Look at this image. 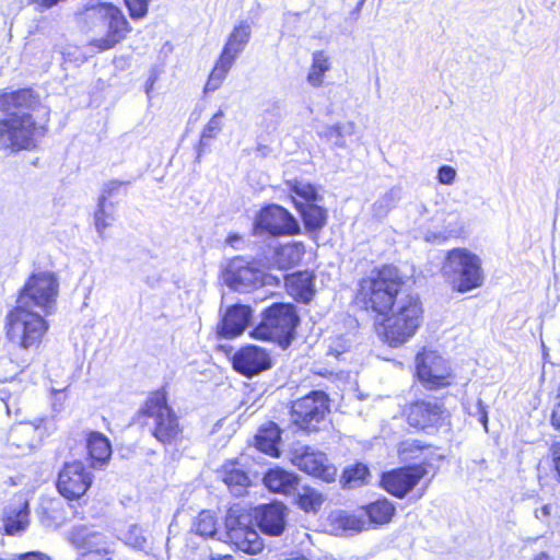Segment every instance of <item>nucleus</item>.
I'll return each mask as SVG.
<instances>
[{"label":"nucleus","instance_id":"obj_17","mask_svg":"<svg viewBox=\"0 0 560 560\" xmlns=\"http://www.w3.org/2000/svg\"><path fill=\"white\" fill-rule=\"evenodd\" d=\"M409 425L419 429H433L443 423L446 418L443 405L438 400H417L405 408Z\"/></svg>","mask_w":560,"mask_h":560},{"label":"nucleus","instance_id":"obj_54","mask_svg":"<svg viewBox=\"0 0 560 560\" xmlns=\"http://www.w3.org/2000/svg\"><path fill=\"white\" fill-rule=\"evenodd\" d=\"M5 408H7V410H8V413H10V412H11V409H10L9 404H5Z\"/></svg>","mask_w":560,"mask_h":560},{"label":"nucleus","instance_id":"obj_34","mask_svg":"<svg viewBox=\"0 0 560 560\" xmlns=\"http://www.w3.org/2000/svg\"><path fill=\"white\" fill-rule=\"evenodd\" d=\"M357 126L353 121L337 122L329 125L319 131V137L334 143L335 147L346 148L347 143L345 138L352 136L355 132Z\"/></svg>","mask_w":560,"mask_h":560},{"label":"nucleus","instance_id":"obj_2","mask_svg":"<svg viewBox=\"0 0 560 560\" xmlns=\"http://www.w3.org/2000/svg\"><path fill=\"white\" fill-rule=\"evenodd\" d=\"M39 100L28 89L0 94V110L8 117L0 119V148L18 152L35 149L47 128L38 121Z\"/></svg>","mask_w":560,"mask_h":560},{"label":"nucleus","instance_id":"obj_5","mask_svg":"<svg viewBox=\"0 0 560 560\" xmlns=\"http://www.w3.org/2000/svg\"><path fill=\"white\" fill-rule=\"evenodd\" d=\"M442 273L453 289L462 293L479 288L483 282L479 257L466 248L447 253Z\"/></svg>","mask_w":560,"mask_h":560},{"label":"nucleus","instance_id":"obj_11","mask_svg":"<svg viewBox=\"0 0 560 560\" xmlns=\"http://www.w3.org/2000/svg\"><path fill=\"white\" fill-rule=\"evenodd\" d=\"M300 225L295 218L283 207L269 205L262 208L254 219V234L271 236L296 235Z\"/></svg>","mask_w":560,"mask_h":560},{"label":"nucleus","instance_id":"obj_12","mask_svg":"<svg viewBox=\"0 0 560 560\" xmlns=\"http://www.w3.org/2000/svg\"><path fill=\"white\" fill-rule=\"evenodd\" d=\"M71 540L81 550V560H113L115 542L104 532L77 527L71 533Z\"/></svg>","mask_w":560,"mask_h":560},{"label":"nucleus","instance_id":"obj_25","mask_svg":"<svg viewBox=\"0 0 560 560\" xmlns=\"http://www.w3.org/2000/svg\"><path fill=\"white\" fill-rule=\"evenodd\" d=\"M265 486L272 492L289 494L296 490L298 477L281 468H273L264 477Z\"/></svg>","mask_w":560,"mask_h":560},{"label":"nucleus","instance_id":"obj_40","mask_svg":"<svg viewBox=\"0 0 560 560\" xmlns=\"http://www.w3.org/2000/svg\"><path fill=\"white\" fill-rule=\"evenodd\" d=\"M114 220V206L107 203L103 196L100 201L98 210L95 213V228L102 237L104 231L113 224Z\"/></svg>","mask_w":560,"mask_h":560},{"label":"nucleus","instance_id":"obj_42","mask_svg":"<svg viewBox=\"0 0 560 560\" xmlns=\"http://www.w3.org/2000/svg\"><path fill=\"white\" fill-rule=\"evenodd\" d=\"M223 110L217 112L205 126L200 137V147H207L209 141L217 137L223 126Z\"/></svg>","mask_w":560,"mask_h":560},{"label":"nucleus","instance_id":"obj_29","mask_svg":"<svg viewBox=\"0 0 560 560\" xmlns=\"http://www.w3.org/2000/svg\"><path fill=\"white\" fill-rule=\"evenodd\" d=\"M298 210L300 211L305 229L308 231L320 230L327 221V211L314 203H303L302 201L294 200Z\"/></svg>","mask_w":560,"mask_h":560},{"label":"nucleus","instance_id":"obj_21","mask_svg":"<svg viewBox=\"0 0 560 560\" xmlns=\"http://www.w3.org/2000/svg\"><path fill=\"white\" fill-rule=\"evenodd\" d=\"M255 518L264 533L279 536L285 525V506L278 502L262 505L256 510Z\"/></svg>","mask_w":560,"mask_h":560},{"label":"nucleus","instance_id":"obj_6","mask_svg":"<svg viewBox=\"0 0 560 560\" xmlns=\"http://www.w3.org/2000/svg\"><path fill=\"white\" fill-rule=\"evenodd\" d=\"M299 316L290 303H273L265 313L261 323L252 335L261 340H271L285 349L294 337Z\"/></svg>","mask_w":560,"mask_h":560},{"label":"nucleus","instance_id":"obj_52","mask_svg":"<svg viewBox=\"0 0 560 560\" xmlns=\"http://www.w3.org/2000/svg\"><path fill=\"white\" fill-rule=\"evenodd\" d=\"M122 184L119 183V182H110L107 187H108V192L110 194L112 191L118 189Z\"/></svg>","mask_w":560,"mask_h":560},{"label":"nucleus","instance_id":"obj_45","mask_svg":"<svg viewBox=\"0 0 560 560\" xmlns=\"http://www.w3.org/2000/svg\"><path fill=\"white\" fill-rule=\"evenodd\" d=\"M129 15L133 20H141L148 14L151 0H124Z\"/></svg>","mask_w":560,"mask_h":560},{"label":"nucleus","instance_id":"obj_43","mask_svg":"<svg viewBox=\"0 0 560 560\" xmlns=\"http://www.w3.org/2000/svg\"><path fill=\"white\" fill-rule=\"evenodd\" d=\"M287 185L290 190L294 192L298 197L302 198L303 203H311L317 200V192L313 185L306 183L304 180H287Z\"/></svg>","mask_w":560,"mask_h":560},{"label":"nucleus","instance_id":"obj_9","mask_svg":"<svg viewBox=\"0 0 560 560\" xmlns=\"http://www.w3.org/2000/svg\"><path fill=\"white\" fill-rule=\"evenodd\" d=\"M58 294V281L51 272L34 273L22 289L16 304L33 308L43 315L52 312Z\"/></svg>","mask_w":560,"mask_h":560},{"label":"nucleus","instance_id":"obj_10","mask_svg":"<svg viewBox=\"0 0 560 560\" xmlns=\"http://www.w3.org/2000/svg\"><path fill=\"white\" fill-rule=\"evenodd\" d=\"M224 283L238 292H247L264 285H278L280 278L259 269L255 262L242 257L233 258L223 271Z\"/></svg>","mask_w":560,"mask_h":560},{"label":"nucleus","instance_id":"obj_20","mask_svg":"<svg viewBox=\"0 0 560 560\" xmlns=\"http://www.w3.org/2000/svg\"><path fill=\"white\" fill-rule=\"evenodd\" d=\"M233 366L237 372L252 376L270 368V357L266 350L248 346L234 354Z\"/></svg>","mask_w":560,"mask_h":560},{"label":"nucleus","instance_id":"obj_31","mask_svg":"<svg viewBox=\"0 0 560 560\" xmlns=\"http://www.w3.org/2000/svg\"><path fill=\"white\" fill-rule=\"evenodd\" d=\"M218 517L209 510L201 511L191 523V533L203 539L215 538L218 535Z\"/></svg>","mask_w":560,"mask_h":560},{"label":"nucleus","instance_id":"obj_53","mask_svg":"<svg viewBox=\"0 0 560 560\" xmlns=\"http://www.w3.org/2000/svg\"><path fill=\"white\" fill-rule=\"evenodd\" d=\"M532 560H550V559L546 552H539L536 556H534Z\"/></svg>","mask_w":560,"mask_h":560},{"label":"nucleus","instance_id":"obj_1","mask_svg":"<svg viewBox=\"0 0 560 560\" xmlns=\"http://www.w3.org/2000/svg\"><path fill=\"white\" fill-rule=\"evenodd\" d=\"M355 299L365 311L381 317L376 331L390 347L410 340L422 323V302L395 266L385 265L361 279Z\"/></svg>","mask_w":560,"mask_h":560},{"label":"nucleus","instance_id":"obj_35","mask_svg":"<svg viewBox=\"0 0 560 560\" xmlns=\"http://www.w3.org/2000/svg\"><path fill=\"white\" fill-rule=\"evenodd\" d=\"M220 475L223 482L235 495H241L244 489L249 485L248 476L233 465L224 466Z\"/></svg>","mask_w":560,"mask_h":560},{"label":"nucleus","instance_id":"obj_3","mask_svg":"<svg viewBox=\"0 0 560 560\" xmlns=\"http://www.w3.org/2000/svg\"><path fill=\"white\" fill-rule=\"evenodd\" d=\"M46 315L16 304L5 316L4 330L9 342L21 350L39 348L49 324Z\"/></svg>","mask_w":560,"mask_h":560},{"label":"nucleus","instance_id":"obj_37","mask_svg":"<svg viewBox=\"0 0 560 560\" xmlns=\"http://www.w3.org/2000/svg\"><path fill=\"white\" fill-rule=\"evenodd\" d=\"M400 200V188L393 187L384 192L372 205V213L375 218H385L392 209H394Z\"/></svg>","mask_w":560,"mask_h":560},{"label":"nucleus","instance_id":"obj_16","mask_svg":"<svg viewBox=\"0 0 560 560\" xmlns=\"http://www.w3.org/2000/svg\"><path fill=\"white\" fill-rule=\"evenodd\" d=\"M292 464L300 470L326 482L336 479L337 468L332 465L325 453L310 446H301L293 453Z\"/></svg>","mask_w":560,"mask_h":560},{"label":"nucleus","instance_id":"obj_13","mask_svg":"<svg viewBox=\"0 0 560 560\" xmlns=\"http://www.w3.org/2000/svg\"><path fill=\"white\" fill-rule=\"evenodd\" d=\"M417 376L428 388L445 387L451 383L450 365L436 351L424 349L416 358Z\"/></svg>","mask_w":560,"mask_h":560},{"label":"nucleus","instance_id":"obj_27","mask_svg":"<svg viewBox=\"0 0 560 560\" xmlns=\"http://www.w3.org/2000/svg\"><path fill=\"white\" fill-rule=\"evenodd\" d=\"M304 255L302 243H288L277 248L272 256V266L278 270H288L295 266Z\"/></svg>","mask_w":560,"mask_h":560},{"label":"nucleus","instance_id":"obj_49","mask_svg":"<svg viewBox=\"0 0 560 560\" xmlns=\"http://www.w3.org/2000/svg\"><path fill=\"white\" fill-rule=\"evenodd\" d=\"M552 458H553L556 470H557L559 479H560V444L553 446Z\"/></svg>","mask_w":560,"mask_h":560},{"label":"nucleus","instance_id":"obj_48","mask_svg":"<svg viewBox=\"0 0 560 560\" xmlns=\"http://www.w3.org/2000/svg\"><path fill=\"white\" fill-rule=\"evenodd\" d=\"M553 511V505L546 503L540 508L535 509V516L537 520L547 523Z\"/></svg>","mask_w":560,"mask_h":560},{"label":"nucleus","instance_id":"obj_51","mask_svg":"<svg viewBox=\"0 0 560 560\" xmlns=\"http://www.w3.org/2000/svg\"><path fill=\"white\" fill-rule=\"evenodd\" d=\"M42 522L47 527H51V526L57 527V526H59L61 524L62 518L61 517H54L52 520H49L48 517H43Z\"/></svg>","mask_w":560,"mask_h":560},{"label":"nucleus","instance_id":"obj_55","mask_svg":"<svg viewBox=\"0 0 560 560\" xmlns=\"http://www.w3.org/2000/svg\"><path fill=\"white\" fill-rule=\"evenodd\" d=\"M427 241H431V237L429 235H425Z\"/></svg>","mask_w":560,"mask_h":560},{"label":"nucleus","instance_id":"obj_36","mask_svg":"<svg viewBox=\"0 0 560 560\" xmlns=\"http://www.w3.org/2000/svg\"><path fill=\"white\" fill-rule=\"evenodd\" d=\"M234 60L230 59V57H225L220 55L217 60L214 68L212 69L208 81L205 86V92H213L220 88L222 82L224 81L228 72L232 68Z\"/></svg>","mask_w":560,"mask_h":560},{"label":"nucleus","instance_id":"obj_18","mask_svg":"<svg viewBox=\"0 0 560 560\" xmlns=\"http://www.w3.org/2000/svg\"><path fill=\"white\" fill-rule=\"evenodd\" d=\"M425 474V468L420 465L394 469L383 474L381 485L388 493L397 498H404Z\"/></svg>","mask_w":560,"mask_h":560},{"label":"nucleus","instance_id":"obj_38","mask_svg":"<svg viewBox=\"0 0 560 560\" xmlns=\"http://www.w3.org/2000/svg\"><path fill=\"white\" fill-rule=\"evenodd\" d=\"M323 502V495L310 487H303L298 492L296 503L305 512H317Z\"/></svg>","mask_w":560,"mask_h":560},{"label":"nucleus","instance_id":"obj_41","mask_svg":"<svg viewBox=\"0 0 560 560\" xmlns=\"http://www.w3.org/2000/svg\"><path fill=\"white\" fill-rule=\"evenodd\" d=\"M118 538L126 545L139 550L144 549L147 544V538L143 536L142 529L136 524H131L126 530H121Z\"/></svg>","mask_w":560,"mask_h":560},{"label":"nucleus","instance_id":"obj_22","mask_svg":"<svg viewBox=\"0 0 560 560\" xmlns=\"http://www.w3.org/2000/svg\"><path fill=\"white\" fill-rule=\"evenodd\" d=\"M250 314V307L245 305L230 307L222 318L219 332L228 338L242 334L249 322Z\"/></svg>","mask_w":560,"mask_h":560},{"label":"nucleus","instance_id":"obj_47","mask_svg":"<svg viewBox=\"0 0 560 560\" xmlns=\"http://www.w3.org/2000/svg\"><path fill=\"white\" fill-rule=\"evenodd\" d=\"M438 180L442 185H452L456 178V170L448 165H443L438 171Z\"/></svg>","mask_w":560,"mask_h":560},{"label":"nucleus","instance_id":"obj_15","mask_svg":"<svg viewBox=\"0 0 560 560\" xmlns=\"http://www.w3.org/2000/svg\"><path fill=\"white\" fill-rule=\"evenodd\" d=\"M328 411L327 396L323 392H313L292 405V421L305 430H315Z\"/></svg>","mask_w":560,"mask_h":560},{"label":"nucleus","instance_id":"obj_8","mask_svg":"<svg viewBox=\"0 0 560 560\" xmlns=\"http://www.w3.org/2000/svg\"><path fill=\"white\" fill-rule=\"evenodd\" d=\"M226 539L218 537V540L230 541L238 550L248 555H258L264 550V540L253 526L252 515L238 506H233L225 516Z\"/></svg>","mask_w":560,"mask_h":560},{"label":"nucleus","instance_id":"obj_50","mask_svg":"<svg viewBox=\"0 0 560 560\" xmlns=\"http://www.w3.org/2000/svg\"><path fill=\"white\" fill-rule=\"evenodd\" d=\"M552 424L560 430V402L556 406L552 412Z\"/></svg>","mask_w":560,"mask_h":560},{"label":"nucleus","instance_id":"obj_7","mask_svg":"<svg viewBox=\"0 0 560 560\" xmlns=\"http://www.w3.org/2000/svg\"><path fill=\"white\" fill-rule=\"evenodd\" d=\"M140 412L152 419V434L159 442L166 445L179 440L182 427L177 416L167 405L165 393H152L145 400Z\"/></svg>","mask_w":560,"mask_h":560},{"label":"nucleus","instance_id":"obj_32","mask_svg":"<svg viewBox=\"0 0 560 560\" xmlns=\"http://www.w3.org/2000/svg\"><path fill=\"white\" fill-rule=\"evenodd\" d=\"M280 439V429L277 424L269 422L267 425L262 427L256 435V446L266 454L278 456Z\"/></svg>","mask_w":560,"mask_h":560},{"label":"nucleus","instance_id":"obj_39","mask_svg":"<svg viewBox=\"0 0 560 560\" xmlns=\"http://www.w3.org/2000/svg\"><path fill=\"white\" fill-rule=\"evenodd\" d=\"M335 523L343 532L359 533L368 528V521L363 515H351L347 513H339L335 515Z\"/></svg>","mask_w":560,"mask_h":560},{"label":"nucleus","instance_id":"obj_44","mask_svg":"<svg viewBox=\"0 0 560 560\" xmlns=\"http://www.w3.org/2000/svg\"><path fill=\"white\" fill-rule=\"evenodd\" d=\"M369 476V468L363 464H357L345 470L342 479L345 485L355 487L364 483Z\"/></svg>","mask_w":560,"mask_h":560},{"label":"nucleus","instance_id":"obj_19","mask_svg":"<svg viewBox=\"0 0 560 560\" xmlns=\"http://www.w3.org/2000/svg\"><path fill=\"white\" fill-rule=\"evenodd\" d=\"M43 423L44 420L38 419L34 422H20L12 425L8 434L9 446L15 447L21 453L33 450L46 433Z\"/></svg>","mask_w":560,"mask_h":560},{"label":"nucleus","instance_id":"obj_33","mask_svg":"<svg viewBox=\"0 0 560 560\" xmlns=\"http://www.w3.org/2000/svg\"><path fill=\"white\" fill-rule=\"evenodd\" d=\"M364 516L369 517L368 525L374 523L377 525L387 524L395 514L394 504L387 499L377 500L363 508Z\"/></svg>","mask_w":560,"mask_h":560},{"label":"nucleus","instance_id":"obj_4","mask_svg":"<svg viewBox=\"0 0 560 560\" xmlns=\"http://www.w3.org/2000/svg\"><path fill=\"white\" fill-rule=\"evenodd\" d=\"M85 21L96 33L104 35L94 37L91 44L100 50H107L121 42L131 31L129 22L119 8L112 3H101L85 12Z\"/></svg>","mask_w":560,"mask_h":560},{"label":"nucleus","instance_id":"obj_30","mask_svg":"<svg viewBox=\"0 0 560 560\" xmlns=\"http://www.w3.org/2000/svg\"><path fill=\"white\" fill-rule=\"evenodd\" d=\"M331 69L330 57L324 50H316L312 55V65L307 73V82L313 88H319L324 83V75Z\"/></svg>","mask_w":560,"mask_h":560},{"label":"nucleus","instance_id":"obj_23","mask_svg":"<svg viewBox=\"0 0 560 560\" xmlns=\"http://www.w3.org/2000/svg\"><path fill=\"white\" fill-rule=\"evenodd\" d=\"M284 283L287 291L295 300L307 303L311 301L314 289H313V277L310 272H296L284 276Z\"/></svg>","mask_w":560,"mask_h":560},{"label":"nucleus","instance_id":"obj_24","mask_svg":"<svg viewBox=\"0 0 560 560\" xmlns=\"http://www.w3.org/2000/svg\"><path fill=\"white\" fill-rule=\"evenodd\" d=\"M250 25L246 21L237 24L228 37L221 55L236 60L237 56L244 50L250 38Z\"/></svg>","mask_w":560,"mask_h":560},{"label":"nucleus","instance_id":"obj_14","mask_svg":"<svg viewBox=\"0 0 560 560\" xmlns=\"http://www.w3.org/2000/svg\"><path fill=\"white\" fill-rule=\"evenodd\" d=\"M92 472L79 460L66 463L58 474V492L68 500L80 499L91 488Z\"/></svg>","mask_w":560,"mask_h":560},{"label":"nucleus","instance_id":"obj_26","mask_svg":"<svg viewBox=\"0 0 560 560\" xmlns=\"http://www.w3.org/2000/svg\"><path fill=\"white\" fill-rule=\"evenodd\" d=\"M86 446L92 467L105 465L112 455V446L108 439L100 432H91L86 440Z\"/></svg>","mask_w":560,"mask_h":560},{"label":"nucleus","instance_id":"obj_28","mask_svg":"<svg viewBox=\"0 0 560 560\" xmlns=\"http://www.w3.org/2000/svg\"><path fill=\"white\" fill-rule=\"evenodd\" d=\"M28 525V503L19 499L14 508L5 513L3 526L5 534L15 535L23 532Z\"/></svg>","mask_w":560,"mask_h":560},{"label":"nucleus","instance_id":"obj_46","mask_svg":"<svg viewBox=\"0 0 560 560\" xmlns=\"http://www.w3.org/2000/svg\"><path fill=\"white\" fill-rule=\"evenodd\" d=\"M469 416L477 418L486 431H488V411L487 406L481 399H478L475 406L467 408Z\"/></svg>","mask_w":560,"mask_h":560}]
</instances>
